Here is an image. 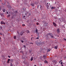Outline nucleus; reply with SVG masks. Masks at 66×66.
<instances>
[{
	"label": "nucleus",
	"mask_w": 66,
	"mask_h": 66,
	"mask_svg": "<svg viewBox=\"0 0 66 66\" xmlns=\"http://www.w3.org/2000/svg\"><path fill=\"white\" fill-rule=\"evenodd\" d=\"M51 34H52L50 32L47 34L46 35V39L48 40V38H50V37Z\"/></svg>",
	"instance_id": "obj_1"
},
{
	"label": "nucleus",
	"mask_w": 66,
	"mask_h": 66,
	"mask_svg": "<svg viewBox=\"0 0 66 66\" xmlns=\"http://www.w3.org/2000/svg\"><path fill=\"white\" fill-rule=\"evenodd\" d=\"M41 44L42 43H41V41L39 43L37 42L36 43V44L38 46H39L41 45Z\"/></svg>",
	"instance_id": "obj_2"
},
{
	"label": "nucleus",
	"mask_w": 66,
	"mask_h": 66,
	"mask_svg": "<svg viewBox=\"0 0 66 66\" xmlns=\"http://www.w3.org/2000/svg\"><path fill=\"white\" fill-rule=\"evenodd\" d=\"M24 33V32H21L20 34V36L23 35V34Z\"/></svg>",
	"instance_id": "obj_3"
},
{
	"label": "nucleus",
	"mask_w": 66,
	"mask_h": 66,
	"mask_svg": "<svg viewBox=\"0 0 66 66\" xmlns=\"http://www.w3.org/2000/svg\"><path fill=\"white\" fill-rule=\"evenodd\" d=\"M53 62L54 63V64H56L57 63V61H56V60H53Z\"/></svg>",
	"instance_id": "obj_4"
},
{
	"label": "nucleus",
	"mask_w": 66,
	"mask_h": 66,
	"mask_svg": "<svg viewBox=\"0 0 66 66\" xmlns=\"http://www.w3.org/2000/svg\"><path fill=\"white\" fill-rule=\"evenodd\" d=\"M53 24L54 26H55V27H57V25L54 22H53Z\"/></svg>",
	"instance_id": "obj_5"
},
{
	"label": "nucleus",
	"mask_w": 66,
	"mask_h": 66,
	"mask_svg": "<svg viewBox=\"0 0 66 66\" xmlns=\"http://www.w3.org/2000/svg\"><path fill=\"white\" fill-rule=\"evenodd\" d=\"M57 32L58 34H59L60 33V29H58L56 31Z\"/></svg>",
	"instance_id": "obj_6"
},
{
	"label": "nucleus",
	"mask_w": 66,
	"mask_h": 66,
	"mask_svg": "<svg viewBox=\"0 0 66 66\" xmlns=\"http://www.w3.org/2000/svg\"><path fill=\"white\" fill-rule=\"evenodd\" d=\"M44 26H48V23H44Z\"/></svg>",
	"instance_id": "obj_7"
},
{
	"label": "nucleus",
	"mask_w": 66,
	"mask_h": 66,
	"mask_svg": "<svg viewBox=\"0 0 66 66\" xmlns=\"http://www.w3.org/2000/svg\"><path fill=\"white\" fill-rule=\"evenodd\" d=\"M43 58H44V59L45 60L46 58V56L45 55H43Z\"/></svg>",
	"instance_id": "obj_8"
},
{
	"label": "nucleus",
	"mask_w": 66,
	"mask_h": 66,
	"mask_svg": "<svg viewBox=\"0 0 66 66\" xmlns=\"http://www.w3.org/2000/svg\"><path fill=\"white\" fill-rule=\"evenodd\" d=\"M7 7H8V8H9L10 9H11V6L10 4L7 5Z\"/></svg>",
	"instance_id": "obj_9"
},
{
	"label": "nucleus",
	"mask_w": 66,
	"mask_h": 66,
	"mask_svg": "<svg viewBox=\"0 0 66 66\" xmlns=\"http://www.w3.org/2000/svg\"><path fill=\"white\" fill-rule=\"evenodd\" d=\"M43 48H40L39 50L40 52H42V51H43Z\"/></svg>",
	"instance_id": "obj_10"
},
{
	"label": "nucleus",
	"mask_w": 66,
	"mask_h": 66,
	"mask_svg": "<svg viewBox=\"0 0 66 66\" xmlns=\"http://www.w3.org/2000/svg\"><path fill=\"white\" fill-rule=\"evenodd\" d=\"M13 59H11L10 60V63H13Z\"/></svg>",
	"instance_id": "obj_11"
},
{
	"label": "nucleus",
	"mask_w": 66,
	"mask_h": 66,
	"mask_svg": "<svg viewBox=\"0 0 66 66\" xmlns=\"http://www.w3.org/2000/svg\"><path fill=\"white\" fill-rule=\"evenodd\" d=\"M11 61V59H9L7 60V63H10L9 61Z\"/></svg>",
	"instance_id": "obj_12"
},
{
	"label": "nucleus",
	"mask_w": 66,
	"mask_h": 66,
	"mask_svg": "<svg viewBox=\"0 0 66 66\" xmlns=\"http://www.w3.org/2000/svg\"><path fill=\"white\" fill-rule=\"evenodd\" d=\"M50 36H51V38H54V36H53V35H52V34Z\"/></svg>",
	"instance_id": "obj_13"
},
{
	"label": "nucleus",
	"mask_w": 66,
	"mask_h": 66,
	"mask_svg": "<svg viewBox=\"0 0 66 66\" xmlns=\"http://www.w3.org/2000/svg\"><path fill=\"white\" fill-rule=\"evenodd\" d=\"M31 5H32V6H33V7H34V3H31Z\"/></svg>",
	"instance_id": "obj_14"
},
{
	"label": "nucleus",
	"mask_w": 66,
	"mask_h": 66,
	"mask_svg": "<svg viewBox=\"0 0 66 66\" xmlns=\"http://www.w3.org/2000/svg\"><path fill=\"white\" fill-rule=\"evenodd\" d=\"M49 5H47V9H49Z\"/></svg>",
	"instance_id": "obj_15"
},
{
	"label": "nucleus",
	"mask_w": 66,
	"mask_h": 66,
	"mask_svg": "<svg viewBox=\"0 0 66 66\" xmlns=\"http://www.w3.org/2000/svg\"><path fill=\"white\" fill-rule=\"evenodd\" d=\"M32 50L31 49V50H29V53H31V52H32Z\"/></svg>",
	"instance_id": "obj_16"
},
{
	"label": "nucleus",
	"mask_w": 66,
	"mask_h": 66,
	"mask_svg": "<svg viewBox=\"0 0 66 66\" xmlns=\"http://www.w3.org/2000/svg\"><path fill=\"white\" fill-rule=\"evenodd\" d=\"M51 9H52V10H53L54 9H55V7H51Z\"/></svg>",
	"instance_id": "obj_17"
},
{
	"label": "nucleus",
	"mask_w": 66,
	"mask_h": 66,
	"mask_svg": "<svg viewBox=\"0 0 66 66\" xmlns=\"http://www.w3.org/2000/svg\"><path fill=\"white\" fill-rule=\"evenodd\" d=\"M4 22H3V21H1V24H3V23Z\"/></svg>",
	"instance_id": "obj_18"
},
{
	"label": "nucleus",
	"mask_w": 66,
	"mask_h": 66,
	"mask_svg": "<svg viewBox=\"0 0 66 66\" xmlns=\"http://www.w3.org/2000/svg\"><path fill=\"white\" fill-rule=\"evenodd\" d=\"M57 46H55L54 48L55 49H57Z\"/></svg>",
	"instance_id": "obj_19"
},
{
	"label": "nucleus",
	"mask_w": 66,
	"mask_h": 66,
	"mask_svg": "<svg viewBox=\"0 0 66 66\" xmlns=\"http://www.w3.org/2000/svg\"><path fill=\"white\" fill-rule=\"evenodd\" d=\"M12 63H11L10 64V66H14V64H12Z\"/></svg>",
	"instance_id": "obj_20"
},
{
	"label": "nucleus",
	"mask_w": 66,
	"mask_h": 66,
	"mask_svg": "<svg viewBox=\"0 0 66 66\" xmlns=\"http://www.w3.org/2000/svg\"><path fill=\"white\" fill-rule=\"evenodd\" d=\"M44 62L45 63H48V62L47 61H46V60H45V61Z\"/></svg>",
	"instance_id": "obj_21"
},
{
	"label": "nucleus",
	"mask_w": 66,
	"mask_h": 66,
	"mask_svg": "<svg viewBox=\"0 0 66 66\" xmlns=\"http://www.w3.org/2000/svg\"><path fill=\"white\" fill-rule=\"evenodd\" d=\"M38 36L37 38H36V39H39V35H38Z\"/></svg>",
	"instance_id": "obj_22"
},
{
	"label": "nucleus",
	"mask_w": 66,
	"mask_h": 66,
	"mask_svg": "<svg viewBox=\"0 0 66 66\" xmlns=\"http://www.w3.org/2000/svg\"><path fill=\"white\" fill-rule=\"evenodd\" d=\"M50 49H49L48 50H47V52H48L50 51Z\"/></svg>",
	"instance_id": "obj_23"
},
{
	"label": "nucleus",
	"mask_w": 66,
	"mask_h": 66,
	"mask_svg": "<svg viewBox=\"0 0 66 66\" xmlns=\"http://www.w3.org/2000/svg\"><path fill=\"white\" fill-rule=\"evenodd\" d=\"M33 60V57H32L30 60L31 61H32V60Z\"/></svg>",
	"instance_id": "obj_24"
},
{
	"label": "nucleus",
	"mask_w": 66,
	"mask_h": 66,
	"mask_svg": "<svg viewBox=\"0 0 66 66\" xmlns=\"http://www.w3.org/2000/svg\"><path fill=\"white\" fill-rule=\"evenodd\" d=\"M13 18H14V15H13L11 17V19H13Z\"/></svg>",
	"instance_id": "obj_25"
},
{
	"label": "nucleus",
	"mask_w": 66,
	"mask_h": 66,
	"mask_svg": "<svg viewBox=\"0 0 66 66\" xmlns=\"http://www.w3.org/2000/svg\"><path fill=\"white\" fill-rule=\"evenodd\" d=\"M35 4H37H37H38V3H37V2H35Z\"/></svg>",
	"instance_id": "obj_26"
},
{
	"label": "nucleus",
	"mask_w": 66,
	"mask_h": 66,
	"mask_svg": "<svg viewBox=\"0 0 66 66\" xmlns=\"http://www.w3.org/2000/svg\"><path fill=\"white\" fill-rule=\"evenodd\" d=\"M39 65H42V64H41V63L40 62H39Z\"/></svg>",
	"instance_id": "obj_27"
},
{
	"label": "nucleus",
	"mask_w": 66,
	"mask_h": 66,
	"mask_svg": "<svg viewBox=\"0 0 66 66\" xmlns=\"http://www.w3.org/2000/svg\"><path fill=\"white\" fill-rule=\"evenodd\" d=\"M2 11H3L4 12H5V9H3Z\"/></svg>",
	"instance_id": "obj_28"
},
{
	"label": "nucleus",
	"mask_w": 66,
	"mask_h": 66,
	"mask_svg": "<svg viewBox=\"0 0 66 66\" xmlns=\"http://www.w3.org/2000/svg\"><path fill=\"white\" fill-rule=\"evenodd\" d=\"M26 32L27 33H30V31H29V30H27Z\"/></svg>",
	"instance_id": "obj_29"
},
{
	"label": "nucleus",
	"mask_w": 66,
	"mask_h": 66,
	"mask_svg": "<svg viewBox=\"0 0 66 66\" xmlns=\"http://www.w3.org/2000/svg\"><path fill=\"white\" fill-rule=\"evenodd\" d=\"M0 15H1V16H3V14H1V13H0Z\"/></svg>",
	"instance_id": "obj_30"
},
{
	"label": "nucleus",
	"mask_w": 66,
	"mask_h": 66,
	"mask_svg": "<svg viewBox=\"0 0 66 66\" xmlns=\"http://www.w3.org/2000/svg\"><path fill=\"white\" fill-rule=\"evenodd\" d=\"M14 39H16V36H14Z\"/></svg>",
	"instance_id": "obj_31"
},
{
	"label": "nucleus",
	"mask_w": 66,
	"mask_h": 66,
	"mask_svg": "<svg viewBox=\"0 0 66 66\" xmlns=\"http://www.w3.org/2000/svg\"><path fill=\"white\" fill-rule=\"evenodd\" d=\"M24 63L25 64H27V62H24Z\"/></svg>",
	"instance_id": "obj_32"
},
{
	"label": "nucleus",
	"mask_w": 66,
	"mask_h": 66,
	"mask_svg": "<svg viewBox=\"0 0 66 66\" xmlns=\"http://www.w3.org/2000/svg\"><path fill=\"white\" fill-rule=\"evenodd\" d=\"M15 14H17V13H18V11H16L15 12Z\"/></svg>",
	"instance_id": "obj_33"
},
{
	"label": "nucleus",
	"mask_w": 66,
	"mask_h": 66,
	"mask_svg": "<svg viewBox=\"0 0 66 66\" xmlns=\"http://www.w3.org/2000/svg\"><path fill=\"white\" fill-rule=\"evenodd\" d=\"M11 16V15L10 14H9L7 16V17H10Z\"/></svg>",
	"instance_id": "obj_34"
},
{
	"label": "nucleus",
	"mask_w": 66,
	"mask_h": 66,
	"mask_svg": "<svg viewBox=\"0 0 66 66\" xmlns=\"http://www.w3.org/2000/svg\"><path fill=\"white\" fill-rule=\"evenodd\" d=\"M36 33H37V32H38V30H37V29H36Z\"/></svg>",
	"instance_id": "obj_35"
},
{
	"label": "nucleus",
	"mask_w": 66,
	"mask_h": 66,
	"mask_svg": "<svg viewBox=\"0 0 66 66\" xmlns=\"http://www.w3.org/2000/svg\"><path fill=\"white\" fill-rule=\"evenodd\" d=\"M39 7V5H38L37 6V9H38Z\"/></svg>",
	"instance_id": "obj_36"
},
{
	"label": "nucleus",
	"mask_w": 66,
	"mask_h": 66,
	"mask_svg": "<svg viewBox=\"0 0 66 66\" xmlns=\"http://www.w3.org/2000/svg\"><path fill=\"white\" fill-rule=\"evenodd\" d=\"M2 27H0V29H1V30H2Z\"/></svg>",
	"instance_id": "obj_37"
},
{
	"label": "nucleus",
	"mask_w": 66,
	"mask_h": 66,
	"mask_svg": "<svg viewBox=\"0 0 66 66\" xmlns=\"http://www.w3.org/2000/svg\"><path fill=\"white\" fill-rule=\"evenodd\" d=\"M22 26H23V27H24V26H25V24H23L22 25Z\"/></svg>",
	"instance_id": "obj_38"
},
{
	"label": "nucleus",
	"mask_w": 66,
	"mask_h": 66,
	"mask_svg": "<svg viewBox=\"0 0 66 66\" xmlns=\"http://www.w3.org/2000/svg\"><path fill=\"white\" fill-rule=\"evenodd\" d=\"M65 13H66V9H65L64 10Z\"/></svg>",
	"instance_id": "obj_39"
},
{
	"label": "nucleus",
	"mask_w": 66,
	"mask_h": 66,
	"mask_svg": "<svg viewBox=\"0 0 66 66\" xmlns=\"http://www.w3.org/2000/svg\"><path fill=\"white\" fill-rule=\"evenodd\" d=\"M26 47V46H25V45H24V46H23V47H24L25 48Z\"/></svg>",
	"instance_id": "obj_40"
},
{
	"label": "nucleus",
	"mask_w": 66,
	"mask_h": 66,
	"mask_svg": "<svg viewBox=\"0 0 66 66\" xmlns=\"http://www.w3.org/2000/svg\"><path fill=\"white\" fill-rule=\"evenodd\" d=\"M21 41L22 43H23V42H24L23 40H21Z\"/></svg>",
	"instance_id": "obj_41"
},
{
	"label": "nucleus",
	"mask_w": 66,
	"mask_h": 66,
	"mask_svg": "<svg viewBox=\"0 0 66 66\" xmlns=\"http://www.w3.org/2000/svg\"><path fill=\"white\" fill-rule=\"evenodd\" d=\"M36 24H37V25H39V23H36Z\"/></svg>",
	"instance_id": "obj_42"
},
{
	"label": "nucleus",
	"mask_w": 66,
	"mask_h": 66,
	"mask_svg": "<svg viewBox=\"0 0 66 66\" xmlns=\"http://www.w3.org/2000/svg\"><path fill=\"white\" fill-rule=\"evenodd\" d=\"M0 35H1L2 36V34L0 32Z\"/></svg>",
	"instance_id": "obj_43"
},
{
	"label": "nucleus",
	"mask_w": 66,
	"mask_h": 66,
	"mask_svg": "<svg viewBox=\"0 0 66 66\" xmlns=\"http://www.w3.org/2000/svg\"><path fill=\"white\" fill-rule=\"evenodd\" d=\"M60 64H61V65H62L63 64V62H62Z\"/></svg>",
	"instance_id": "obj_44"
},
{
	"label": "nucleus",
	"mask_w": 66,
	"mask_h": 66,
	"mask_svg": "<svg viewBox=\"0 0 66 66\" xmlns=\"http://www.w3.org/2000/svg\"><path fill=\"white\" fill-rule=\"evenodd\" d=\"M8 57H9V58H10V57H11V56H9V55H8Z\"/></svg>",
	"instance_id": "obj_45"
},
{
	"label": "nucleus",
	"mask_w": 66,
	"mask_h": 66,
	"mask_svg": "<svg viewBox=\"0 0 66 66\" xmlns=\"http://www.w3.org/2000/svg\"><path fill=\"white\" fill-rule=\"evenodd\" d=\"M6 3V2H5V3L3 4L4 5H6V4H5V3Z\"/></svg>",
	"instance_id": "obj_46"
},
{
	"label": "nucleus",
	"mask_w": 66,
	"mask_h": 66,
	"mask_svg": "<svg viewBox=\"0 0 66 66\" xmlns=\"http://www.w3.org/2000/svg\"><path fill=\"white\" fill-rule=\"evenodd\" d=\"M42 6H40V9H42Z\"/></svg>",
	"instance_id": "obj_47"
},
{
	"label": "nucleus",
	"mask_w": 66,
	"mask_h": 66,
	"mask_svg": "<svg viewBox=\"0 0 66 66\" xmlns=\"http://www.w3.org/2000/svg\"><path fill=\"white\" fill-rule=\"evenodd\" d=\"M30 44H32V45H33V43H30Z\"/></svg>",
	"instance_id": "obj_48"
},
{
	"label": "nucleus",
	"mask_w": 66,
	"mask_h": 66,
	"mask_svg": "<svg viewBox=\"0 0 66 66\" xmlns=\"http://www.w3.org/2000/svg\"><path fill=\"white\" fill-rule=\"evenodd\" d=\"M3 24H4V25H5V22L4 23V22Z\"/></svg>",
	"instance_id": "obj_49"
},
{
	"label": "nucleus",
	"mask_w": 66,
	"mask_h": 66,
	"mask_svg": "<svg viewBox=\"0 0 66 66\" xmlns=\"http://www.w3.org/2000/svg\"><path fill=\"white\" fill-rule=\"evenodd\" d=\"M29 16H30V15H31V13H29Z\"/></svg>",
	"instance_id": "obj_50"
},
{
	"label": "nucleus",
	"mask_w": 66,
	"mask_h": 66,
	"mask_svg": "<svg viewBox=\"0 0 66 66\" xmlns=\"http://www.w3.org/2000/svg\"><path fill=\"white\" fill-rule=\"evenodd\" d=\"M34 20H35V21H34V22H35V20H36V19H35Z\"/></svg>",
	"instance_id": "obj_51"
},
{
	"label": "nucleus",
	"mask_w": 66,
	"mask_h": 66,
	"mask_svg": "<svg viewBox=\"0 0 66 66\" xmlns=\"http://www.w3.org/2000/svg\"><path fill=\"white\" fill-rule=\"evenodd\" d=\"M1 3L2 4V5L3 4V3L2 2H1Z\"/></svg>",
	"instance_id": "obj_52"
},
{
	"label": "nucleus",
	"mask_w": 66,
	"mask_h": 66,
	"mask_svg": "<svg viewBox=\"0 0 66 66\" xmlns=\"http://www.w3.org/2000/svg\"><path fill=\"white\" fill-rule=\"evenodd\" d=\"M64 40H66V39H64Z\"/></svg>",
	"instance_id": "obj_53"
},
{
	"label": "nucleus",
	"mask_w": 66,
	"mask_h": 66,
	"mask_svg": "<svg viewBox=\"0 0 66 66\" xmlns=\"http://www.w3.org/2000/svg\"><path fill=\"white\" fill-rule=\"evenodd\" d=\"M17 33H18V34H19V31H18Z\"/></svg>",
	"instance_id": "obj_54"
},
{
	"label": "nucleus",
	"mask_w": 66,
	"mask_h": 66,
	"mask_svg": "<svg viewBox=\"0 0 66 66\" xmlns=\"http://www.w3.org/2000/svg\"><path fill=\"white\" fill-rule=\"evenodd\" d=\"M1 8L0 7V11H1Z\"/></svg>",
	"instance_id": "obj_55"
},
{
	"label": "nucleus",
	"mask_w": 66,
	"mask_h": 66,
	"mask_svg": "<svg viewBox=\"0 0 66 66\" xmlns=\"http://www.w3.org/2000/svg\"><path fill=\"white\" fill-rule=\"evenodd\" d=\"M62 62V60H61L60 61V62Z\"/></svg>",
	"instance_id": "obj_56"
},
{
	"label": "nucleus",
	"mask_w": 66,
	"mask_h": 66,
	"mask_svg": "<svg viewBox=\"0 0 66 66\" xmlns=\"http://www.w3.org/2000/svg\"><path fill=\"white\" fill-rule=\"evenodd\" d=\"M23 17H24V18H25V17H26V16H25V15Z\"/></svg>",
	"instance_id": "obj_57"
},
{
	"label": "nucleus",
	"mask_w": 66,
	"mask_h": 66,
	"mask_svg": "<svg viewBox=\"0 0 66 66\" xmlns=\"http://www.w3.org/2000/svg\"><path fill=\"white\" fill-rule=\"evenodd\" d=\"M0 40H1V37H0Z\"/></svg>",
	"instance_id": "obj_58"
},
{
	"label": "nucleus",
	"mask_w": 66,
	"mask_h": 66,
	"mask_svg": "<svg viewBox=\"0 0 66 66\" xmlns=\"http://www.w3.org/2000/svg\"><path fill=\"white\" fill-rule=\"evenodd\" d=\"M22 9L23 10H24V8H22Z\"/></svg>",
	"instance_id": "obj_59"
},
{
	"label": "nucleus",
	"mask_w": 66,
	"mask_h": 66,
	"mask_svg": "<svg viewBox=\"0 0 66 66\" xmlns=\"http://www.w3.org/2000/svg\"><path fill=\"white\" fill-rule=\"evenodd\" d=\"M21 52H22V53H23V51H22Z\"/></svg>",
	"instance_id": "obj_60"
},
{
	"label": "nucleus",
	"mask_w": 66,
	"mask_h": 66,
	"mask_svg": "<svg viewBox=\"0 0 66 66\" xmlns=\"http://www.w3.org/2000/svg\"><path fill=\"white\" fill-rule=\"evenodd\" d=\"M27 14H28V12H27Z\"/></svg>",
	"instance_id": "obj_61"
},
{
	"label": "nucleus",
	"mask_w": 66,
	"mask_h": 66,
	"mask_svg": "<svg viewBox=\"0 0 66 66\" xmlns=\"http://www.w3.org/2000/svg\"><path fill=\"white\" fill-rule=\"evenodd\" d=\"M7 14H9V13H8V12H7Z\"/></svg>",
	"instance_id": "obj_62"
},
{
	"label": "nucleus",
	"mask_w": 66,
	"mask_h": 66,
	"mask_svg": "<svg viewBox=\"0 0 66 66\" xmlns=\"http://www.w3.org/2000/svg\"><path fill=\"white\" fill-rule=\"evenodd\" d=\"M62 66H63V64H62Z\"/></svg>",
	"instance_id": "obj_63"
},
{
	"label": "nucleus",
	"mask_w": 66,
	"mask_h": 66,
	"mask_svg": "<svg viewBox=\"0 0 66 66\" xmlns=\"http://www.w3.org/2000/svg\"><path fill=\"white\" fill-rule=\"evenodd\" d=\"M34 66H37L36 65H35Z\"/></svg>",
	"instance_id": "obj_64"
}]
</instances>
